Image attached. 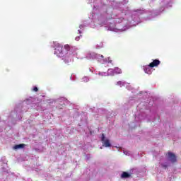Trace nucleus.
Here are the masks:
<instances>
[{
  "instance_id": "1",
  "label": "nucleus",
  "mask_w": 181,
  "mask_h": 181,
  "mask_svg": "<svg viewBox=\"0 0 181 181\" xmlns=\"http://www.w3.org/2000/svg\"><path fill=\"white\" fill-rule=\"evenodd\" d=\"M54 54L58 57H64V50H63V46L58 45L54 49Z\"/></svg>"
},
{
  "instance_id": "5",
  "label": "nucleus",
  "mask_w": 181,
  "mask_h": 181,
  "mask_svg": "<svg viewBox=\"0 0 181 181\" xmlns=\"http://www.w3.org/2000/svg\"><path fill=\"white\" fill-rule=\"evenodd\" d=\"M109 71L113 73V74H122V70L118 67H115L113 69H109Z\"/></svg>"
},
{
  "instance_id": "4",
  "label": "nucleus",
  "mask_w": 181,
  "mask_h": 181,
  "mask_svg": "<svg viewBox=\"0 0 181 181\" xmlns=\"http://www.w3.org/2000/svg\"><path fill=\"white\" fill-rule=\"evenodd\" d=\"M160 64V61L159 59H154L151 63L148 64V67L153 69V67H158Z\"/></svg>"
},
{
  "instance_id": "9",
  "label": "nucleus",
  "mask_w": 181,
  "mask_h": 181,
  "mask_svg": "<svg viewBox=\"0 0 181 181\" xmlns=\"http://www.w3.org/2000/svg\"><path fill=\"white\" fill-rule=\"evenodd\" d=\"M64 49H65L64 56H66V54H67V52L70 51V45H65L64 47Z\"/></svg>"
},
{
  "instance_id": "6",
  "label": "nucleus",
  "mask_w": 181,
  "mask_h": 181,
  "mask_svg": "<svg viewBox=\"0 0 181 181\" xmlns=\"http://www.w3.org/2000/svg\"><path fill=\"white\" fill-rule=\"evenodd\" d=\"M128 177H131V174L124 171L122 175H121V178L122 179H127Z\"/></svg>"
},
{
  "instance_id": "10",
  "label": "nucleus",
  "mask_w": 181,
  "mask_h": 181,
  "mask_svg": "<svg viewBox=\"0 0 181 181\" xmlns=\"http://www.w3.org/2000/svg\"><path fill=\"white\" fill-rule=\"evenodd\" d=\"M117 86H120V87H122V86H124V83H122V81H119L117 83Z\"/></svg>"
},
{
  "instance_id": "12",
  "label": "nucleus",
  "mask_w": 181,
  "mask_h": 181,
  "mask_svg": "<svg viewBox=\"0 0 181 181\" xmlns=\"http://www.w3.org/2000/svg\"><path fill=\"white\" fill-rule=\"evenodd\" d=\"M33 90H34L35 93H37V91H39V89L37 88V87H34Z\"/></svg>"
},
{
  "instance_id": "7",
  "label": "nucleus",
  "mask_w": 181,
  "mask_h": 181,
  "mask_svg": "<svg viewBox=\"0 0 181 181\" xmlns=\"http://www.w3.org/2000/svg\"><path fill=\"white\" fill-rule=\"evenodd\" d=\"M25 144H16L14 146L13 149H16V150L22 149V148H25Z\"/></svg>"
},
{
  "instance_id": "8",
  "label": "nucleus",
  "mask_w": 181,
  "mask_h": 181,
  "mask_svg": "<svg viewBox=\"0 0 181 181\" xmlns=\"http://www.w3.org/2000/svg\"><path fill=\"white\" fill-rule=\"evenodd\" d=\"M151 66H144V71L146 74H152V71L151 70Z\"/></svg>"
},
{
  "instance_id": "13",
  "label": "nucleus",
  "mask_w": 181,
  "mask_h": 181,
  "mask_svg": "<svg viewBox=\"0 0 181 181\" xmlns=\"http://www.w3.org/2000/svg\"><path fill=\"white\" fill-rule=\"evenodd\" d=\"M80 40V37H76V40Z\"/></svg>"
},
{
  "instance_id": "11",
  "label": "nucleus",
  "mask_w": 181,
  "mask_h": 181,
  "mask_svg": "<svg viewBox=\"0 0 181 181\" xmlns=\"http://www.w3.org/2000/svg\"><path fill=\"white\" fill-rule=\"evenodd\" d=\"M161 166H162V168H163V169H168V165H167L166 164L162 163V164H161Z\"/></svg>"
},
{
  "instance_id": "14",
  "label": "nucleus",
  "mask_w": 181,
  "mask_h": 181,
  "mask_svg": "<svg viewBox=\"0 0 181 181\" xmlns=\"http://www.w3.org/2000/svg\"><path fill=\"white\" fill-rule=\"evenodd\" d=\"M79 33H81V30H78Z\"/></svg>"
},
{
  "instance_id": "3",
  "label": "nucleus",
  "mask_w": 181,
  "mask_h": 181,
  "mask_svg": "<svg viewBox=\"0 0 181 181\" xmlns=\"http://www.w3.org/2000/svg\"><path fill=\"white\" fill-rule=\"evenodd\" d=\"M101 141L103 144V146H105V148H110V146H111V143L110 142V139H105V135H104V134H102Z\"/></svg>"
},
{
  "instance_id": "2",
  "label": "nucleus",
  "mask_w": 181,
  "mask_h": 181,
  "mask_svg": "<svg viewBox=\"0 0 181 181\" xmlns=\"http://www.w3.org/2000/svg\"><path fill=\"white\" fill-rule=\"evenodd\" d=\"M166 156H168V160H170L171 163H176V162H177V159L175 153L168 152L166 153Z\"/></svg>"
}]
</instances>
